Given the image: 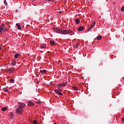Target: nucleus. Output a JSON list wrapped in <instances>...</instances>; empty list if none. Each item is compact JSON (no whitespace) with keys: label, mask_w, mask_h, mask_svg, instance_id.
<instances>
[{"label":"nucleus","mask_w":124,"mask_h":124,"mask_svg":"<svg viewBox=\"0 0 124 124\" xmlns=\"http://www.w3.org/2000/svg\"><path fill=\"white\" fill-rule=\"evenodd\" d=\"M50 43L52 46H54L55 45V41H50Z\"/></svg>","instance_id":"nucleus-14"},{"label":"nucleus","mask_w":124,"mask_h":124,"mask_svg":"<svg viewBox=\"0 0 124 124\" xmlns=\"http://www.w3.org/2000/svg\"><path fill=\"white\" fill-rule=\"evenodd\" d=\"M33 124H37V121H36V120H34L32 122Z\"/></svg>","instance_id":"nucleus-24"},{"label":"nucleus","mask_w":124,"mask_h":124,"mask_svg":"<svg viewBox=\"0 0 124 124\" xmlns=\"http://www.w3.org/2000/svg\"><path fill=\"white\" fill-rule=\"evenodd\" d=\"M4 31H6V30H4Z\"/></svg>","instance_id":"nucleus-37"},{"label":"nucleus","mask_w":124,"mask_h":124,"mask_svg":"<svg viewBox=\"0 0 124 124\" xmlns=\"http://www.w3.org/2000/svg\"><path fill=\"white\" fill-rule=\"evenodd\" d=\"M23 103H24L20 102V103H19L20 106H21V105H22Z\"/></svg>","instance_id":"nucleus-30"},{"label":"nucleus","mask_w":124,"mask_h":124,"mask_svg":"<svg viewBox=\"0 0 124 124\" xmlns=\"http://www.w3.org/2000/svg\"><path fill=\"white\" fill-rule=\"evenodd\" d=\"M89 28H92V25H91V26Z\"/></svg>","instance_id":"nucleus-39"},{"label":"nucleus","mask_w":124,"mask_h":124,"mask_svg":"<svg viewBox=\"0 0 124 124\" xmlns=\"http://www.w3.org/2000/svg\"><path fill=\"white\" fill-rule=\"evenodd\" d=\"M24 112V109L21 107H18L16 110V113L19 114V115H22Z\"/></svg>","instance_id":"nucleus-2"},{"label":"nucleus","mask_w":124,"mask_h":124,"mask_svg":"<svg viewBox=\"0 0 124 124\" xmlns=\"http://www.w3.org/2000/svg\"><path fill=\"white\" fill-rule=\"evenodd\" d=\"M16 26H17V29H18V30H21V29H22V27H21V25H20V24L16 23Z\"/></svg>","instance_id":"nucleus-8"},{"label":"nucleus","mask_w":124,"mask_h":124,"mask_svg":"<svg viewBox=\"0 0 124 124\" xmlns=\"http://www.w3.org/2000/svg\"><path fill=\"white\" fill-rule=\"evenodd\" d=\"M75 21L76 24H77V25H78V24H79V23H80V19L79 18H77L75 19Z\"/></svg>","instance_id":"nucleus-9"},{"label":"nucleus","mask_w":124,"mask_h":124,"mask_svg":"<svg viewBox=\"0 0 124 124\" xmlns=\"http://www.w3.org/2000/svg\"><path fill=\"white\" fill-rule=\"evenodd\" d=\"M48 0V1H52V0Z\"/></svg>","instance_id":"nucleus-36"},{"label":"nucleus","mask_w":124,"mask_h":124,"mask_svg":"<svg viewBox=\"0 0 124 124\" xmlns=\"http://www.w3.org/2000/svg\"><path fill=\"white\" fill-rule=\"evenodd\" d=\"M84 29H85V27H84V26H80L78 27V31H84Z\"/></svg>","instance_id":"nucleus-5"},{"label":"nucleus","mask_w":124,"mask_h":124,"mask_svg":"<svg viewBox=\"0 0 124 124\" xmlns=\"http://www.w3.org/2000/svg\"><path fill=\"white\" fill-rule=\"evenodd\" d=\"M122 122H124V118L122 119Z\"/></svg>","instance_id":"nucleus-33"},{"label":"nucleus","mask_w":124,"mask_h":124,"mask_svg":"<svg viewBox=\"0 0 124 124\" xmlns=\"http://www.w3.org/2000/svg\"><path fill=\"white\" fill-rule=\"evenodd\" d=\"M15 64H16V62H15V61H14L12 62V65L14 66V65H15Z\"/></svg>","instance_id":"nucleus-22"},{"label":"nucleus","mask_w":124,"mask_h":124,"mask_svg":"<svg viewBox=\"0 0 124 124\" xmlns=\"http://www.w3.org/2000/svg\"><path fill=\"white\" fill-rule=\"evenodd\" d=\"M72 89L74 90V91H78V88L76 86H73Z\"/></svg>","instance_id":"nucleus-17"},{"label":"nucleus","mask_w":124,"mask_h":124,"mask_svg":"<svg viewBox=\"0 0 124 124\" xmlns=\"http://www.w3.org/2000/svg\"><path fill=\"white\" fill-rule=\"evenodd\" d=\"M19 57H20V54H16L14 56L15 59H17V58H19Z\"/></svg>","instance_id":"nucleus-11"},{"label":"nucleus","mask_w":124,"mask_h":124,"mask_svg":"<svg viewBox=\"0 0 124 124\" xmlns=\"http://www.w3.org/2000/svg\"><path fill=\"white\" fill-rule=\"evenodd\" d=\"M92 28H89L87 30L88 31H90L92 29H93V27L95 26V21H93L92 24L91 25Z\"/></svg>","instance_id":"nucleus-3"},{"label":"nucleus","mask_w":124,"mask_h":124,"mask_svg":"<svg viewBox=\"0 0 124 124\" xmlns=\"http://www.w3.org/2000/svg\"><path fill=\"white\" fill-rule=\"evenodd\" d=\"M0 50H1V47L0 46Z\"/></svg>","instance_id":"nucleus-38"},{"label":"nucleus","mask_w":124,"mask_h":124,"mask_svg":"<svg viewBox=\"0 0 124 124\" xmlns=\"http://www.w3.org/2000/svg\"><path fill=\"white\" fill-rule=\"evenodd\" d=\"M37 76H38V75H37Z\"/></svg>","instance_id":"nucleus-40"},{"label":"nucleus","mask_w":124,"mask_h":124,"mask_svg":"<svg viewBox=\"0 0 124 124\" xmlns=\"http://www.w3.org/2000/svg\"><path fill=\"white\" fill-rule=\"evenodd\" d=\"M45 48H46V46L43 45H42L41 46V49H45Z\"/></svg>","instance_id":"nucleus-18"},{"label":"nucleus","mask_w":124,"mask_h":124,"mask_svg":"<svg viewBox=\"0 0 124 124\" xmlns=\"http://www.w3.org/2000/svg\"><path fill=\"white\" fill-rule=\"evenodd\" d=\"M4 4L5 6H7V2H6V0H4Z\"/></svg>","instance_id":"nucleus-23"},{"label":"nucleus","mask_w":124,"mask_h":124,"mask_svg":"<svg viewBox=\"0 0 124 124\" xmlns=\"http://www.w3.org/2000/svg\"><path fill=\"white\" fill-rule=\"evenodd\" d=\"M66 85H67V82H63L61 83V87H65L66 86Z\"/></svg>","instance_id":"nucleus-10"},{"label":"nucleus","mask_w":124,"mask_h":124,"mask_svg":"<svg viewBox=\"0 0 124 124\" xmlns=\"http://www.w3.org/2000/svg\"><path fill=\"white\" fill-rule=\"evenodd\" d=\"M14 117V114H13V113H11L10 114V119H13Z\"/></svg>","instance_id":"nucleus-16"},{"label":"nucleus","mask_w":124,"mask_h":124,"mask_svg":"<svg viewBox=\"0 0 124 124\" xmlns=\"http://www.w3.org/2000/svg\"><path fill=\"white\" fill-rule=\"evenodd\" d=\"M121 11H124V6L122 7L121 9Z\"/></svg>","instance_id":"nucleus-29"},{"label":"nucleus","mask_w":124,"mask_h":124,"mask_svg":"<svg viewBox=\"0 0 124 124\" xmlns=\"http://www.w3.org/2000/svg\"><path fill=\"white\" fill-rule=\"evenodd\" d=\"M19 107H20V108H22L23 109V108H25V107H26V104H22V105L21 106H19Z\"/></svg>","instance_id":"nucleus-15"},{"label":"nucleus","mask_w":124,"mask_h":124,"mask_svg":"<svg viewBox=\"0 0 124 124\" xmlns=\"http://www.w3.org/2000/svg\"><path fill=\"white\" fill-rule=\"evenodd\" d=\"M54 92H55V93H57V94H59V95H62V93L60 92L59 91V90H58L57 89H55Z\"/></svg>","instance_id":"nucleus-6"},{"label":"nucleus","mask_w":124,"mask_h":124,"mask_svg":"<svg viewBox=\"0 0 124 124\" xmlns=\"http://www.w3.org/2000/svg\"><path fill=\"white\" fill-rule=\"evenodd\" d=\"M102 38V37H101V35L97 36L96 37L97 40H100Z\"/></svg>","instance_id":"nucleus-13"},{"label":"nucleus","mask_w":124,"mask_h":124,"mask_svg":"<svg viewBox=\"0 0 124 124\" xmlns=\"http://www.w3.org/2000/svg\"><path fill=\"white\" fill-rule=\"evenodd\" d=\"M37 104H40L41 103V101H39L38 102H36Z\"/></svg>","instance_id":"nucleus-28"},{"label":"nucleus","mask_w":124,"mask_h":124,"mask_svg":"<svg viewBox=\"0 0 124 124\" xmlns=\"http://www.w3.org/2000/svg\"><path fill=\"white\" fill-rule=\"evenodd\" d=\"M57 91H58V92H62V89L60 88H58Z\"/></svg>","instance_id":"nucleus-27"},{"label":"nucleus","mask_w":124,"mask_h":124,"mask_svg":"<svg viewBox=\"0 0 124 124\" xmlns=\"http://www.w3.org/2000/svg\"><path fill=\"white\" fill-rule=\"evenodd\" d=\"M12 72H13V71H14V68H12Z\"/></svg>","instance_id":"nucleus-32"},{"label":"nucleus","mask_w":124,"mask_h":124,"mask_svg":"<svg viewBox=\"0 0 124 124\" xmlns=\"http://www.w3.org/2000/svg\"><path fill=\"white\" fill-rule=\"evenodd\" d=\"M10 82H11V83H14V79L12 78V79L10 80Z\"/></svg>","instance_id":"nucleus-26"},{"label":"nucleus","mask_w":124,"mask_h":124,"mask_svg":"<svg viewBox=\"0 0 124 124\" xmlns=\"http://www.w3.org/2000/svg\"><path fill=\"white\" fill-rule=\"evenodd\" d=\"M79 43H77L76 45H75V48H78V47H79Z\"/></svg>","instance_id":"nucleus-21"},{"label":"nucleus","mask_w":124,"mask_h":124,"mask_svg":"<svg viewBox=\"0 0 124 124\" xmlns=\"http://www.w3.org/2000/svg\"><path fill=\"white\" fill-rule=\"evenodd\" d=\"M41 73H42L43 74H45L47 72V71L45 70H40V71Z\"/></svg>","instance_id":"nucleus-12"},{"label":"nucleus","mask_w":124,"mask_h":124,"mask_svg":"<svg viewBox=\"0 0 124 124\" xmlns=\"http://www.w3.org/2000/svg\"><path fill=\"white\" fill-rule=\"evenodd\" d=\"M5 26V25L3 23L0 25V33L1 32V31H3V29H4Z\"/></svg>","instance_id":"nucleus-4"},{"label":"nucleus","mask_w":124,"mask_h":124,"mask_svg":"<svg viewBox=\"0 0 124 124\" xmlns=\"http://www.w3.org/2000/svg\"><path fill=\"white\" fill-rule=\"evenodd\" d=\"M2 111H6V110H7V108L6 107H4L3 108H1Z\"/></svg>","instance_id":"nucleus-19"},{"label":"nucleus","mask_w":124,"mask_h":124,"mask_svg":"<svg viewBox=\"0 0 124 124\" xmlns=\"http://www.w3.org/2000/svg\"><path fill=\"white\" fill-rule=\"evenodd\" d=\"M54 31L55 32L60 33L61 34H68L70 32H72V31L70 30H62L59 28H55Z\"/></svg>","instance_id":"nucleus-1"},{"label":"nucleus","mask_w":124,"mask_h":124,"mask_svg":"<svg viewBox=\"0 0 124 124\" xmlns=\"http://www.w3.org/2000/svg\"><path fill=\"white\" fill-rule=\"evenodd\" d=\"M3 90L4 92H5V93H8V90H7V88H3Z\"/></svg>","instance_id":"nucleus-20"},{"label":"nucleus","mask_w":124,"mask_h":124,"mask_svg":"<svg viewBox=\"0 0 124 124\" xmlns=\"http://www.w3.org/2000/svg\"><path fill=\"white\" fill-rule=\"evenodd\" d=\"M28 106H34V104L32 102H29L28 104Z\"/></svg>","instance_id":"nucleus-7"},{"label":"nucleus","mask_w":124,"mask_h":124,"mask_svg":"<svg viewBox=\"0 0 124 124\" xmlns=\"http://www.w3.org/2000/svg\"><path fill=\"white\" fill-rule=\"evenodd\" d=\"M60 87L59 86V85H58V86H57V89L60 88Z\"/></svg>","instance_id":"nucleus-34"},{"label":"nucleus","mask_w":124,"mask_h":124,"mask_svg":"<svg viewBox=\"0 0 124 124\" xmlns=\"http://www.w3.org/2000/svg\"><path fill=\"white\" fill-rule=\"evenodd\" d=\"M59 87H62V84H61V83H60V84H59Z\"/></svg>","instance_id":"nucleus-31"},{"label":"nucleus","mask_w":124,"mask_h":124,"mask_svg":"<svg viewBox=\"0 0 124 124\" xmlns=\"http://www.w3.org/2000/svg\"><path fill=\"white\" fill-rule=\"evenodd\" d=\"M16 13H17V12H18V10H16Z\"/></svg>","instance_id":"nucleus-35"},{"label":"nucleus","mask_w":124,"mask_h":124,"mask_svg":"<svg viewBox=\"0 0 124 124\" xmlns=\"http://www.w3.org/2000/svg\"><path fill=\"white\" fill-rule=\"evenodd\" d=\"M37 84H38V82H37Z\"/></svg>","instance_id":"nucleus-41"},{"label":"nucleus","mask_w":124,"mask_h":124,"mask_svg":"<svg viewBox=\"0 0 124 124\" xmlns=\"http://www.w3.org/2000/svg\"><path fill=\"white\" fill-rule=\"evenodd\" d=\"M8 71H9L10 73L12 72V69L11 68L8 69Z\"/></svg>","instance_id":"nucleus-25"}]
</instances>
